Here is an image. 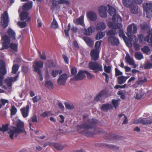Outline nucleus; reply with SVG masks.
<instances>
[{
	"label": "nucleus",
	"instance_id": "nucleus-1",
	"mask_svg": "<svg viewBox=\"0 0 152 152\" xmlns=\"http://www.w3.org/2000/svg\"><path fill=\"white\" fill-rule=\"evenodd\" d=\"M83 117L84 123L77 126V129L78 132L88 137H93L95 134L104 132L103 129L99 128L96 129L93 132L89 131L88 129L95 128L98 121L96 119L89 118L88 115L86 114H84Z\"/></svg>",
	"mask_w": 152,
	"mask_h": 152
},
{
	"label": "nucleus",
	"instance_id": "nucleus-2",
	"mask_svg": "<svg viewBox=\"0 0 152 152\" xmlns=\"http://www.w3.org/2000/svg\"><path fill=\"white\" fill-rule=\"evenodd\" d=\"M107 25L110 28L114 29H119V36L123 39L126 43H127L128 39L125 36L123 30L121 29L122 27V25L121 23L109 22Z\"/></svg>",
	"mask_w": 152,
	"mask_h": 152
},
{
	"label": "nucleus",
	"instance_id": "nucleus-3",
	"mask_svg": "<svg viewBox=\"0 0 152 152\" xmlns=\"http://www.w3.org/2000/svg\"><path fill=\"white\" fill-rule=\"evenodd\" d=\"M7 73L6 64L4 61L0 60V86L3 83L4 76Z\"/></svg>",
	"mask_w": 152,
	"mask_h": 152
},
{
	"label": "nucleus",
	"instance_id": "nucleus-4",
	"mask_svg": "<svg viewBox=\"0 0 152 152\" xmlns=\"http://www.w3.org/2000/svg\"><path fill=\"white\" fill-rule=\"evenodd\" d=\"M9 22L8 14L6 11H4L1 15L0 23L1 26L4 28H6L8 26Z\"/></svg>",
	"mask_w": 152,
	"mask_h": 152
},
{
	"label": "nucleus",
	"instance_id": "nucleus-5",
	"mask_svg": "<svg viewBox=\"0 0 152 152\" xmlns=\"http://www.w3.org/2000/svg\"><path fill=\"white\" fill-rule=\"evenodd\" d=\"M89 69L94 70V72L95 73H97L99 71H103L102 65L97 62H90L89 64Z\"/></svg>",
	"mask_w": 152,
	"mask_h": 152
},
{
	"label": "nucleus",
	"instance_id": "nucleus-6",
	"mask_svg": "<svg viewBox=\"0 0 152 152\" xmlns=\"http://www.w3.org/2000/svg\"><path fill=\"white\" fill-rule=\"evenodd\" d=\"M143 10L146 12L147 17L150 18L152 16V3H146L143 5Z\"/></svg>",
	"mask_w": 152,
	"mask_h": 152
},
{
	"label": "nucleus",
	"instance_id": "nucleus-7",
	"mask_svg": "<svg viewBox=\"0 0 152 152\" xmlns=\"http://www.w3.org/2000/svg\"><path fill=\"white\" fill-rule=\"evenodd\" d=\"M137 30V27L136 25L134 23L128 26L127 28V33L126 35L129 37H131L130 36L132 34H135L136 33Z\"/></svg>",
	"mask_w": 152,
	"mask_h": 152
},
{
	"label": "nucleus",
	"instance_id": "nucleus-8",
	"mask_svg": "<svg viewBox=\"0 0 152 152\" xmlns=\"http://www.w3.org/2000/svg\"><path fill=\"white\" fill-rule=\"evenodd\" d=\"M133 123L136 124L140 123L143 125H147L152 123V119H150L149 118H139L135 120Z\"/></svg>",
	"mask_w": 152,
	"mask_h": 152
},
{
	"label": "nucleus",
	"instance_id": "nucleus-9",
	"mask_svg": "<svg viewBox=\"0 0 152 152\" xmlns=\"http://www.w3.org/2000/svg\"><path fill=\"white\" fill-rule=\"evenodd\" d=\"M107 94V92L105 90L100 91L94 97V101L96 102L101 101L103 99H104L106 97Z\"/></svg>",
	"mask_w": 152,
	"mask_h": 152
},
{
	"label": "nucleus",
	"instance_id": "nucleus-10",
	"mask_svg": "<svg viewBox=\"0 0 152 152\" xmlns=\"http://www.w3.org/2000/svg\"><path fill=\"white\" fill-rule=\"evenodd\" d=\"M24 126L23 122L18 119L16 122V127L13 126L12 128L15 129L20 133H21L24 131Z\"/></svg>",
	"mask_w": 152,
	"mask_h": 152
},
{
	"label": "nucleus",
	"instance_id": "nucleus-11",
	"mask_svg": "<svg viewBox=\"0 0 152 152\" xmlns=\"http://www.w3.org/2000/svg\"><path fill=\"white\" fill-rule=\"evenodd\" d=\"M68 77L66 74H63L61 75L57 80L58 85L59 86L64 85Z\"/></svg>",
	"mask_w": 152,
	"mask_h": 152
},
{
	"label": "nucleus",
	"instance_id": "nucleus-12",
	"mask_svg": "<svg viewBox=\"0 0 152 152\" xmlns=\"http://www.w3.org/2000/svg\"><path fill=\"white\" fill-rule=\"evenodd\" d=\"M19 76V74L18 73L14 77H7L5 79V83L7 84L8 87L11 86L12 82L15 81L17 80Z\"/></svg>",
	"mask_w": 152,
	"mask_h": 152
},
{
	"label": "nucleus",
	"instance_id": "nucleus-13",
	"mask_svg": "<svg viewBox=\"0 0 152 152\" xmlns=\"http://www.w3.org/2000/svg\"><path fill=\"white\" fill-rule=\"evenodd\" d=\"M98 10L99 14L101 17L103 18L107 17V8L106 7L101 6L99 7Z\"/></svg>",
	"mask_w": 152,
	"mask_h": 152
},
{
	"label": "nucleus",
	"instance_id": "nucleus-14",
	"mask_svg": "<svg viewBox=\"0 0 152 152\" xmlns=\"http://www.w3.org/2000/svg\"><path fill=\"white\" fill-rule=\"evenodd\" d=\"M99 51L98 50L93 49L91 50L90 55L92 60L96 61L99 57Z\"/></svg>",
	"mask_w": 152,
	"mask_h": 152
},
{
	"label": "nucleus",
	"instance_id": "nucleus-15",
	"mask_svg": "<svg viewBox=\"0 0 152 152\" xmlns=\"http://www.w3.org/2000/svg\"><path fill=\"white\" fill-rule=\"evenodd\" d=\"M29 109V104H27L26 107H23L20 109V111L23 118H26L28 116Z\"/></svg>",
	"mask_w": 152,
	"mask_h": 152
},
{
	"label": "nucleus",
	"instance_id": "nucleus-16",
	"mask_svg": "<svg viewBox=\"0 0 152 152\" xmlns=\"http://www.w3.org/2000/svg\"><path fill=\"white\" fill-rule=\"evenodd\" d=\"M107 40L112 45L118 46L120 44L119 39L115 37L112 38L108 37Z\"/></svg>",
	"mask_w": 152,
	"mask_h": 152
},
{
	"label": "nucleus",
	"instance_id": "nucleus-17",
	"mask_svg": "<svg viewBox=\"0 0 152 152\" xmlns=\"http://www.w3.org/2000/svg\"><path fill=\"white\" fill-rule=\"evenodd\" d=\"M25 11H23L21 12L20 15V20L22 21L25 20L26 21L29 22L31 18L28 16V12Z\"/></svg>",
	"mask_w": 152,
	"mask_h": 152
},
{
	"label": "nucleus",
	"instance_id": "nucleus-18",
	"mask_svg": "<svg viewBox=\"0 0 152 152\" xmlns=\"http://www.w3.org/2000/svg\"><path fill=\"white\" fill-rule=\"evenodd\" d=\"M34 64L35 65H33V66L34 69V71L36 72L41 71L39 68L43 67V62L42 61H36L34 62Z\"/></svg>",
	"mask_w": 152,
	"mask_h": 152
},
{
	"label": "nucleus",
	"instance_id": "nucleus-19",
	"mask_svg": "<svg viewBox=\"0 0 152 152\" xmlns=\"http://www.w3.org/2000/svg\"><path fill=\"white\" fill-rule=\"evenodd\" d=\"M9 134V136L11 140H13L14 137H16L18 134L20 133L15 129H10L8 132Z\"/></svg>",
	"mask_w": 152,
	"mask_h": 152
},
{
	"label": "nucleus",
	"instance_id": "nucleus-20",
	"mask_svg": "<svg viewBox=\"0 0 152 152\" xmlns=\"http://www.w3.org/2000/svg\"><path fill=\"white\" fill-rule=\"evenodd\" d=\"M84 71H80L74 77V79L75 80H81L83 79L85 77Z\"/></svg>",
	"mask_w": 152,
	"mask_h": 152
},
{
	"label": "nucleus",
	"instance_id": "nucleus-21",
	"mask_svg": "<svg viewBox=\"0 0 152 152\" xmlns=\"http://www.w3.org/2000/svg\"><path fill=\"white\" fill-rule=\"evenodd\" d=\"M119 138V136L112 133L107 134V135L105 137V138L106 140H118Z\"/></svg>",
	"mask_w": 152,
	"mask_h": 152
},
{
	"label": "nucleus",
	"instance_id": "nucleus-22",
	"mask_svg": "<svg viewBox=\"0 0 152 152\" xmlns=\"http://www.w3.org/2000/svg\"><path fill=\"white\" fill-rule=\"evenodd\" d=\"M94 28L93 26H90L87 29L85 28L83 31L84 34L86 35L89 36L94 31Z\"/></svg>",
	"mask_w": 152,
	"mask_h": 152
},
{
	"label": "nucleus",
	"instance_id": "nucleus-23",
	"mask_svg": "<svg viewBox=\"0 0 152 152\" xmlns=\"http://www.w3.org/2000/svg\"><path fill=\"white\" fill-rule=\"evenodd\" d=\"M33 2L32 1L25 3L22 6L23 11H27L30 10L32 7Z\"/></svg>",
	"mask_w": 152,
	"mask_h": 152
},
{
	"label": "nucleus",
	"instance_id": "nucleus-24",
	"mask_svg": "<svg viewBox=\"0 0 152 152\" xmlns=\"http://www.w3.org/2000/svg\"><path fill=\"white\" fill-rule=\"evenodd\" d=\"M149 34L147 35L144 38V40L150 43L152 46V30L149 31Z\"/></svg>",
	"mask_w": 152,
	"mask_h": 152
},
{
	"label": "nucleus",
	"instance_id": "nucleus-25",
	"mask_svg": "<svg viewBox=\"0 0 152 152\" xmlns=\"http://www.w3.org/2000/svg\"><path fill=\"white\" fill-rule=\"evenodd\" d=\"M83 19V16L81 15L79 18H77L75 21H74V23L77 25H80L83 26H84L85 25L84 23Z\"/></svg>",
	"mask_w": 152,
	"mask_h": 152
},
{
	"label": "nucleus",
	"instance_id": "nucleus-26",
	"mask_svg": "<svg viewBox=\"0 0 152 152\" xmlns=\"http://www.w3.org/2000/svg\"><path fill=\"white\" fill-rule=\"evenodd\" d=\"M83 39L89 47H93L94 42L90 38L87 37H84L83 38Z\"/></svg>",
	"mask_w": 152,
	"mask_h": 152
},
{
	"label": "nucleus",
	"instance_id": "nucleus-27",
	"mask_svg": "<svg viewBox=\"0 0 152 152\" xmlns=\"http://www.w3.org/2000/svg\"><path fill=\"white\" fill-rule=\"evenodd\" d=\"M87 16L88 18L92 21H94L97 19L96 14L92 11L88 12L87 13Z\"/></svg>",
	"mask_w": 152,
	"mask_h": 152
},
{
	"label": "nucleus",
	"instance_id": "nucleus-28",
	"mask_svg": "<svg viewBox=\"0 0 152 152\" xmlns=\"http://www.w3.org/2000/svg\"><path fill=\"white\" fill-rule=\"evenodd\" d=\"M113 108V106L110 104H103L101 107V109L103 111H107Z\"/></svg>",
	"mask_w": 152,
	"mask_h": 152
},
{
	"label": "nucleus",
	"instance_id": "nucleus-29",
	"mask_svg": "<svg viewBox=\"0 0 152 152\" xmlns=\"http://www.w3.org/2000/svg\"><path fill=\"white\" fill-rule=\"evenodd\" d=\"M129 76L125 77L123 75H121L117 77V81L119 84L121 85L125 83Z\"/></svg>",
	"mask_w": 152,
	"mask_h": 152
},
{
	"label": "nucleus",
	"instance_id": "nucleus-30",
	"mask_svg": "<svg viewBox=\"0 0 152 152\" xmlns=\"http://www.w3.org/2000/svg\"><path fill=\"white\" fill-rule=\"evenodd\" d=\"M49 145L50 146H53L57 150H61L64 148L63 145L57 143L50 142V143L49 144Z\"/></svg>",
	"mask_w": 152,
	"mask_h": 152
},
{
	"label": "nucleus",
	"instance_id": "nucleus-31",
	"mask_svg": "<svg viewBox=\"0 0 152 152\" xmlns=\"http://www.w3.org/2000/svg\"><path fill=\"white\" fill-rule=\"evenodd\" d=\"M106 28L105 23L102 22H99L97 23L96 28L97 30L102 31L104 30Z\"/></svg>",
	"mask_w": 152,
	"mask_h": 152
},
{
	"label": "nucleus",
	"instance_id": "nucleus-32",
	"mask_svg": "<svg viewBox=\"0 0 152 152\" xmlns=\"http://www.w3.org/2000/svg\"><path fill=\"white\" fill-rule=\"evenodd\" d=\"M7 33L9 37L13 40L15 39V33L11 28H9L7 31Z\"/></svg>",
	"mask_w": 152,
	"mask_h": 152
},
{
	"label": "nucleus",
	"instance_id": "nucleus-33",
	"mask_svg": "<svg viewBox=\"0 0 152 152\" xmlns=\"http://www.w3.org/2000/svg\"><path fill=\"white\" fill-rule=\"evenodd\" d=\"M122 3L125 7H131L133 4L132 0H122Z\"/></svg>",
	"mask_w": 152,
	"mask_h": 152
},
{
	"label": "nucleus",
	"instance_id": "nucleus-34",
	"mask_svg": "<svg viewBox=\"0 0 152 152\" xmlns=\"http://www.w3.org/2000/svg\"><path fill=\"white\" fill-rule=\"evenodd\" d=\"M125 60L126 62L129 65L134 64V61L133 59L131 58L129 54H126L125 57Z\"/></svg>",
	"mask_w": 152,
	"mask_h": 152
},
{
	"label": "nucleus",
	"instance_id": "nucleus-35",
	"mask_svg": "<svg viewBox=\"0 0 152 152\" xmlns=\"http://www.w3.org/2000/svg\"><path fill=\"white\" fill-rule=\"evenodd\" d=\"M140 27L141 30L143 32L148 31L150 28L149 25L146 23L141 24Z\"/></svg>",
	"mask_w": 152,
	"mask_h": 152
},
{
	"label": "nucleus",
	"instance_id": "nucleus-36",
	"mask_svg": "<svg viewBox=\"0 0 152 152\" xmlns=\"http://www.w3.org/2000/svg\"><path fill=\"white\" fill-rule=\"evenodd\" d=\"M62 72V70H58L56 69H53L52 70L51 73V75L54 77H56L58 74H61Z\"/></svg>",
	"mask_w": 152,
	"mask_h": 152
},
{
	"label": "nucleus",
	"instance_id": "nucleus-37",
	"mask_svg": "<svg viewBox=\"0 0 152 152\" xmlns=\"http://www.w3.org/2000/svg\"><path fill=\"white\" fill-rule=\"evenodd\" d=\"M45 86L49 89H52L53 88V84L50 80L46 81L45 83Z\"/></svg>",
	"mask_w": 152,
	"mask_h": 152
},
{
	"label": "nucleus",
	"instance_id": "nucleus-38",
	"mask_svg": "<svg viewBox=\"0 0 152 152\" xmlns=\"http://www.w3.org/2000/svg\"><path fill=\"white\" fill-rule=\"evenodd\" d=\"M116 34V31L113 29L109 30L107 33V34L108 36V37L110 38L114 37Z\"/></svg>",
	"mask_w": 152,
	"mask_h": 152
},
{
	"label": "nucleus",
	"instance_id": "nucleus-39",
	"mask_svg": "<svg viewBox=\"0 0 152 152\" xmlns=\"http://www.w3.org/2000/svg\"><path fill=\"white\" fill-rule=\"evenodd\" d=\"M9 126L8 124L2 125L1 127H0V132H4L7 131L9 129Z\"/></svg>",
	"mask_w": 152,
	"mask_h": 152
},
{
	"label": "nucleus",
	"instance_id": "nucleus-40",
	"mask_svg": "<svg viewBox=\"0 0 152 152\" xmlns=\"http://www.w3.org/2000/svg\"><path fill=\"white\" fill-rule=\"evenodd\" d=\"M105 34V33L104 32L99 31L96 35V40H97L102 39L104 36Z\"/></svg>",
	"mask_w": 152,
	"mask_h": 152
},
{
	"label": "nucleus",
	"instance_id": "nucleus-41",
	"mask_svg": "<svg viewBox=\"0 0 152 152\" xmlns=\"http://www.w3.org/2000/svg\"><path fill=\"white\" fill-rule=\"evenodd\" d=\"M20 66L18 64H14L12 67V73L15 74L18 72Z\"/></svg>",
	"mask_w": 152,
	"mask_h": 152
},
{
	"label": "nucleus",
	"instance_id": "nucleus-42",
	"mask_svg": "<svg viewBox=\"0 0 152 152\" xmlns=\"http://www.w3.org/2000/svg\"><path fill=\"white\" fill-rule=\"evenodd\" d=\"M108 13L110 15H116V10L113 7L110 6L109 8Z\"/></svg>",
	"mask_w": 152,
	"mask_h": 152
},
{
	"label": "nucleus",
	"instance_id": "nucleus-43",
	"mask_svg": "<svg viewBox=\"0 0 152 152\" xmlns=\"http://www.w3.org/2000/svg\"><path fill=\"white\" fill-rule=\"evenodd\" d=\"M120 99L115 100V99H113L112 101V103L114 107L116 109L119 105V101Z\"/></svg>",
	"mask_w": 152,
	"mask_h": 152
},
{
	"label": "nucleus",
	"instance_id": "nucleus-44",
	"mask_svg": "<svg viewBox=\"0 0 152 152\" xmlns=\"http://www.w3.org/2000/svg\"><path fill=\"white\" fill-rule=\"evenodd\" d=\"M46 66L48 67H54L56 66L55 64L52 60H48L46 63Z\"/></svg>",
	"mask_w": 152,
	"mask_h": 152
},
{
	"label": "nucleus",
	"instance_id": "nucleus-45",
	"mask_svg": "<svg viewBox=\"0 0 152 152\" xmlns=\"http://www.w3.org/2000/svg\"><path fill=\"white\" fill-rule=\"evenodd\" d=\"M152 67V63L148 61L144 64L143 67L144 69H150Z\"/></svg>",
	"mask_w": 152,
	"mask_h": 152
},
{
	"label": "nucleus",
	"instance_id": "nucleus-46",
	"mask_svg": "<svg viewBox=\"0 0 152 152\" xmlns=\"http://www.w3.org/2000/svg\"><path fill=\"white\" fill-rule=\"evenodd\" d=\"M18 46L17 44L13 43H11L10 45V48L15 52L17 51Z\"/></svg>",
	"mask_w": 152,
	"mask_h": 152
},
{
	"label": "nucleus",
	"instance_id": "nucleus-47",
	"mask_svg": "<svg viewBox=\"0 0 152 152\" xmlns=\"http://www.w3.org/2000/svg\"><path fill=\"white\" fill-rule=\"evenodd\" d=\"M131 12L133 14H137L138 12V7L137 6L134 5L131 9Z\"/></svg>",
	"mask_w": 152,
	"mask_h": 152
},
{
	"label": "nucleus",
	"instance_id": "nucleus-48",
	"mask_svg": "<svg viewBox=\"0 0 152 152\" xmlns=\"http://www.w3.org/2000/svg\"><path fill=\"white\" fill-rule=\"evenodd\" d=\"M26 21H19L18 23V25L21 28H25L27 26Z\"/></svg>",
	"mask_w": 152,
	"mask_h": 152
},
{
	"label": "nucleus",
	"instance_id": "nucleus-49",
	"mask_svg": "<svg viewBox=\"0 0 152 152\" xmlns=\"http://www.w3.org/2000/svg\"><path fill=\"white\" fill-rule=\"evenodd\" d=\"M64 104L66 108L68 110L72 109L74 108V106L73 104H71L67 102H65Z\"/></svg>",
	"mask_w": 152,
	"mask_h": 152
},
{
	"label": "nucleus",
	"instance_id": "nucleus-50",
	"mask_svg": "<svg viewBox=\"0 0 152 152\" xmlns=\"http://www.w3.org/2000/svg\"><path fill=\"white\" fill-rule=\"evenodd\" d=\"M141 50L144 53L148 54L150 52V50L148 46H145L141 49Z\"/></svg>",
	"mask_w": 152,
	"mask_h": 152
},
{
	"label": "nucleus",
	"instance_id": "nucleus-51",
	"mask_svg": "<svg viewBox=\"0 0 152 152\" xmlns=\"http://www.w3.org/2000/svg\"><path fill=\"white\" fill-rule=\"evenodd\" d=\"M11 107L10 115L11 116H13L16 114L17 112V109L14 106H12Z\"/></svg>",
	"mask_w": 152,
	"mask_h": 152
},
{
	"label": "nucleus",
	"instance_id": "nucleus-52",
	"mask_svg": "<svg viewBox=\"0 0 152 152\" xmlns=\"http://www.w3.org/2000/svg\"><path fill=\"white\" fill-rule=\"evenodd\" d=\"M106 147L112 150L115 151L119 149V148L113 145H105Z\"/></svg>",
	"mask_w": 152,
	"mask_h": 152
},
{
	"label": "nucleus",
	"instance_id": "nucleus-53",
	"mask_svg": "<svg viewBox=\"0 0 152 152\" xmlns=\"http://www.w3.org/2000/svg\"><path fill=\"white\" fill-rule=\"evenodd\" d=\"M147 81V80L146 77H145L143 79L138 80L136 82V84L138 85H142L144 83Z\"/></svg>",
	"mask_w": 152,
	"mask_h": 152
},
{
	"label": "nucleus",
	"instance_id": "nucleus-54",
	"mask_svg": "<svg viewBox=\"0 0 152 152\" xmlns=\"http://www.w3.org/2000/svg\"><path fill=\"white\" fill-rule=\"evenodd\" d=\"M31 121L34 123H38L37 117L35 114L31 117L28 121L29 122H30Z\"/></svg>",
	"mask_w": 152,
	"mask_h": 152
},
{
	"label": "nucleus",
	"instance_id": "nucleus-55",
	"mask_svg": "<svg viewBox=\"0 0 152 152\" xmlns=\"http://www.w3.org/2000/svg\"><path fill=\"white\" fill-rule=\"evenodd\" d=\"M134 56L138 60H140L143 58V55L141 53L138 52L135 53Z\"/></svg>",
	"mask_w": 152,
	"mask_h": 152
},
{
	"label": "nucleus",
	"instance_id": "nucleus-56",
	"mask_svg": "<svg viewBox=\"0 0 152 152\" xmlns=\"http://www.w3.org/2000/svg\"><path fill=\"white\" fill-rule=\"evenodd\" d=\"M32 99L34 103H37L41 100V97L40 95L36 96L33 98Z\"/></svg>",
	"mask_w": 152,
	"mask_h": 152
},
{
	"label": "nucleus",
	"instance_id": "nucleus-57",
	"mask_svg": "<svg viewBox=\"0 0 152 152\" xmlns=\"http://www.w3.org/2000/svg\"><path fill=\"white\" fill-rule=\"evenodd\" d=\"M51 26L54 29H56L58 27L57 23L55 19H53V22L51 23Z\"/></svg>",
	"mask_w": 152,
	"mask_h": 152
},
{
	"label": "nucleus",
	"instance_id": "nucleus-58",
	"mask_svg": "<svg viewBox=\"0 0 152 152\" xmlns=\"http://www.w3.org/2000/svg\"><path fill=\"white\" fill-rule=\"evenodd\" d=\"M102 41L101 40L96 42L95 45V50H98L102 43Z\"/></svg>",
	"mask_w": 152,
	"mask_h": 152
},
{
	"label": "nucleus",
	"instance_id": "nucleus-59",
	"mask_svg": "<svg viewBox=\"0 0 152 152\" xmlns=\"http://www.w3.org/2000/svg\"><path fill=\"white\" fill-rule=\"evenodd\" d=\"M38 51L39 58L42 60H45L46 59V56L45 53L44 52L42 54L39 51Z\"/></svg>",
	"mask_w": 152,
	"mask_h": 152
},
{
	"label": "nucleus",
	"instance_id": "nucleus-60",
	"mask_svg": "<svg viewBox=\"0 0 152 152\" xmlns=\"http://www.w3.org/2000/svg\"><path fill=\"white\" fill-rule=\"evenodd\" d=\"M68 28L64 30V33L66 37H68L69 36V32L70 29L71 25L70 23H69L68 25Z\"/></svg>",
	"mask_w": 152,
	"mask_h": 152
},
{
	"label": "nucleus",
	"instance_id": "nucleus-61",
	"mask_svg": "<svg viewBox=\"0 0 152 152\" xmlns=\"http://www.w3.org/2000/svg\"><path fill=\"white\" fill-rule=\"evenodd\" d=\"M144 96V94L142 92H140L139 93H137L135 96V98L137 99H141Z\"/></svg>",
	"mask_w": 152,
	"mask_h": 152
},
{
	"label": "nucleus",
	"instance_id": "nucleus-62",
	"mask_svg": "<svg viewBox=\"0 0 152 152\" xmlns=\"http://www.w3.org/2000/svg\"><path fill=\"white\" fill-rule=\"evenodd\" d=\"M104 69L105 72L107 73H109L111 72V67L109 66L107 67L105 65L104 66Z\"/></svg>",
	"mask_w": 152,
	"mask_h": 152
},
{
	"label": "nucleus",
	"instance_id": "nucleus-63",
	"mask_svg": "<svg viewBox=\"0 0 152 152\" xmlns=\"http://www.w3.org/2000/svg\"><path fill=\"white\" fill-rule=\"evenodd\" d=\"M85 74H86L87 77L88 79H91L92 78L94 77V75H91L90 72L86 71H84Z\"/></svg>",
	"mask_w": 152,
	"mask_h": 152
},
{
	"label": "nucleus",
	"instance_id": "nucleus-64",
	"mask_svg": "<svg viewBox=\"0 0 152 152\" xmlns=\"http://www.w3.org/2000/svg\"><path fill=\"white\" fill-rule=\"evenodd\" d=\"M58 2L59 4H65L67 5H68L69 4V1L66 0H59Z\"/></svg>",
	"mask_w": 152,
	"mask_h": 152
}]
</instances>
